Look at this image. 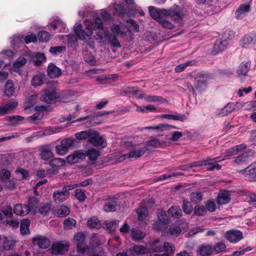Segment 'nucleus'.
Here are the masks:
<instances>
[{
    "label": "nucleus",
    "instance_id": "f257e3e1",
    "mask_svg": "<svg viewBox=\"0 0 256 256\" xmlns=\"http://www.w3.org/2000/svg\"><path fill=\"white\" fill-rule=\"evenodd\" d=\"M74 32L76 38L80 40H84L86 36L89 37L95 33L94 36L96 40H102L108 37V32L104 28V24L102 20L100 17H96L94 22L86 26L84 29L81 24H78L75 27Z\"/></svg>",
    "mask_w": 256,
    "mask_h": 256
},
{
    "label": "nucleus",
    "instance_id": "f03ea898",
    "mask_svg": "<svg viewBox=\"0 0 256 256\" xmlns=\"http://www.w3.org/2000/svg\"><path fill=\"white\" fill-rule=\"evenodd\" d=\"M52 84L42 90L40 96V100L47 104L54 103L60 97L59 94L57 92V88L54 82H52Z\"/></svg>",
    "mask_w": 256,
    "mask_h": 256
},
{
    "label": "nucleus",
    "instance_id": "7ed1b4c3",
    "mask_svg": "<svg viewBox=\"0 0 256 256\" xmlns=\"http://www.w3.org/2000/svg\"><path fill=\"white\" fill-rule=\"evenodd\" d=\"M162 12L164 16H170L176 22H182L184 17L183 8L178 6H175L169 10H164Z\"/></svg>",
    "mask_w": 256,
    "mask_h": 256
},
{
    "label": "nucleus",
    "instance_id": "20e7f679",
    "mask_svg": "<svg viewBox=\"0 0 256 256\" xmlns=\"http://www.w3.org/2000/svg\"><path fill=\"white\" fill-rule=\"evenodd\" d=\"M210 78V76L208 74L198 73L196 75V82L194 88L196 90L202 92L204 90V88Z\"/></svg>",
    "mask_w": 256,
    "mask_h": 256
},
{
    "label": "nucleus",
    "instance_id": "39448f33",
    "mask_svg": "<svg viewBox=\"0 0 256 256\" xmlns=\"http://www.w3.org/2000/svg\"><path fill=\"white\" fill-rule=\"evenodd\" d=\"M86 234L82 232L76 233L74 237V240L76 244V250L78 252L84 254L86 250L85 245Z\"/></svg>",
    "mask_w": 256,
    "mask_h": 256
},
{
    "label": "nucleus",
    "instance_id": "423d86ee",
    "mask_svg": "<svg viewBox=\"0 0 256 256\" xmlns=\"http://www.w3.org/2000/svg\"><path fill=\"white\" fill-rule=\"evenodd\" d=\"M206 166V170L212 171L216 168L218 170L221 169L222 166L217 163L215 158L204 160L200 162H194L192 164V166Z\"/></svg>",
    "mask_w": 256,
    "mask_h": 256
},
{
    "label": "nucleus",
    "instance_id": "0eeeda50",
    "mask_svg": "<svg viewBox=\"0 0 256 256\" xmlns=\"http://www.w3.org/2000/svg\"><path fill=\"white\" fill-rule=\"evenodd\" d=\"M224 238L230 242L235 244L242 240L244 236L242 232L240 230L232 229L226 232Z\"/></svg>",
    "mask_w": 256,
    "mask_h": 256
},
{
    "label": "nucleus",
    "instance_id": "6e6552de",
    "mask_svg": "<svg viewBox=\"0 0 256 256\" xmlns=\"http://www.w3.org/2000/svg\"><path fill=\"white\" fill-rule=\"evenodd\" d=\"M88 142L96 147L104 148L107 146L106 140L98 132L95 130L92 131L90 139H88Z\"/></svg>",
    "mask_w": 256,
    "mask_h": 256
},
{
    "label": "nucleus",
    "instance_id": "1a4fd4ad",
    "mask_svg": "<svg viewBox=\"0 0 256 256\" xmlns=\"http://www.w3.org/2000/svg\"><path fill=\"white\" fill-rule=\"evenodd\" d=\"M148 148L146 146L140 148L138 150H134L123 154L120 158L126 160L127 158H135L142 157L146 152L148 151Z\"/></svg>",
    "mask_w": 256,
    "mask_h": 256
},
{
    "label": "nucleus",
    "instance_id": "9d476101",
    "mask_svg": "<svg viewBox=\"0 0 256 256\" xmlns=\"http://www.w3.org/2000/svg\"><path fill=\"white\" fill-rule=\"evenodd\" d=\"M52 146L50 144H44L40 148V156L42 160H48L54 156Z\"/></svg>",
    "mask_w": 256,
    "mask_h": 256
},
{
    "label": "nucleus",
    "instance_id": "9b49d317",
    "mask_svg": "<svg viewBox=\"0 0 256 256\" xmlns=\"http://www.w3.org/2000/svg\"><path fill=\"white\" fill-rule=\"evenodd\" d=\"M229 38L218 39L216 41L212 53L216 55L218 53L224 50L228 44Z\"/></svg>",
    "mask_w": 256,
    "mask_h": 256
},
{
    "label": "nucleus",
    "instance_id": "f8f14e48",
    "mask_svg": "<svg viewBox=\"0 0 256 256\" xmlns=\"http://www.w3.org/2000/svg\"><path fill=\"white\" fill-rule=\"evenodd\" d=\"M122 94L127 95L128 96H134L138 98H142L144 95L142 91L136 90L134 87L124 86L122 89Z\"/></svg>",
    "mask_w": 256,
    "mask_h": 256
},
{
    "label": "nucleus",
    "instance_id": "ddd939ff",
    "mask_svg": "<svg viewBox=\"0 0 256 256\" xmlns=\"http://www.w3.org/2000/svg\"><path fill=\"white\" fill-rule=\"evenodd\" d=\"M69 246L70 244L68 242L64 243L62 242H60L53 244L51 247L52 252L58 254L64 251H68L69 248Z\"/></svg>",
    "mask_w": 256,
    "mask_h": 256
},
{
    "label": "nucleus",
    "instance_id": "4468645a",
    "mask_svg": "<svg viewBox=\"0 0 256 256\" xmlns=\"http://www.w3.org/2000/svg\"><path fill=\"white\" fill-rule=\"evenodd\" d=\"M40 204V200L34 196H30L28 200V204L26 206L28 208V212H32L36 214L38 212V208Z\"/></svg>",
    "mask_w": 256,
    "mask_h": 256
},
{
    "label": "nucleus",
    "instance_id": "2eb2a0df",
    "mask_svg": "<svg viewBox=\"0 0 256 256\" xmlns=\"http://www.w3.org/2000/svg\"><path fill=\"white\" fill-rule=\"evenodd\" d=\"M32 241L34 243L38 242V246L42 249L48 248L51 243V242L48 238L42 236H38L36 237L32 238Z\"/></svg>",
    "mask_w": 256,
    "mask_h": 256
},
{
    "label": "nucleus",
    "instance_id": "dca6fc26",
    "mask_svg": "<svg viewBox=\"0 0 256 256\" xmlns=\"http://www.w3.org/2000/svg\"><path fill=\"white\" fill-rule=\"evenodd\" d=\"M251 64L250 62H243L238 66L237 74L238 78H242L244 76H246L250 70Z\"/></svg>",
    "mask_w": 256,
    "mask_h": 256
},
{
    "label": "nucleus",
    "instance_id": "f3484780",
    "mask_svg": "<svg viewBox=\"0 0 256 256\" xmlns=\"http://www.w3.org/2000/svg\"><path fill=\"white\" fill-rule=\"evenodd\" d=\"M198 252L200 256H210L213 254L212 245L208 244H202L199 246Z\"/></svg>",
    "mask_w": 256,
    "mask_h": 256
},
{
    "label": "nucleus",
    "instance_id": "a211bd4d",
    "mask_svg": "<svg viewBox=\"0 0 256 256\" xmlns=\"http://www.w3.org/2000/svg\"><path fill=\"white\" fill-rule=\"evenodd\" d=\"M47 73L50 78H56L62 74V70L55 64L50 63L48 66Z\"/></svg>",
    "mask_w": 256,
    "mask_h": 256
},
{
    "label": "nucleus",
    "instance_id": "6ab92c4d",
    "mask_svg": "<svg viewBox=\"0 0 256 256\" xmlns=\"http://www.w3.org/2000/svg\"><path fill=\"white\" fill-rule=\"evenodd\" d=\"M181 232V229L177 225H172L169 228H166L163 235L166 236H178Z\"/></svg>",
    "mask_w": 256,
    "mask_h": 256
},
{
    "label": "nucleus",
    "instance_id": "aec40b11",
    "mask_svg": "<svg viewBox=\"0 0 256 256\" xmlns=\"http://www.w3.org/2000/svg\"><path fill=\"white\" fill-rule=\"evenodd\" d=\"M52 196L56 203H60L68 199L70 196V194L66 193L62 190H61L54 192L53 193Z\"/></svg>",
    "mask_w": 256,
    "mask_h": 256
},
{
    "label": "nucleus",
    "instance_id": "412c9836",
    "mask_svg": "<svg viewBox=\"0 0 256 256\" xmlns=\"http://www.w3.org/2000/svg\"><path fill=\"white\" fill-rule=\"evenodd\" d=\"M148 10L150 16L158 22L163 16H164V12H162L164 9H158L154 6H150L148 8Z\"/></svg>",
    "mask_w": 256,
    "mask_h": 256
},
{
    "label": "nucleus",
    "instance_id": "4be33fe9",
    "mask_svg": "<svg viewBox=\"0 0 256 256\" xmlns=\"http://www.w3.org/2000/svg\"><path fill=\"white\" fill-rule=\"evenodd\" d=\"M18 106V102H10L4 106H0V116H4L10 112Z\"/></svg>",
    "mask_w": 256,
    "mask_h": 256
},
{
    "label": "nucleus",
    "instance_id": "5701e85b",
    "mask_svg": "<svg viewBox=\"0 0 256 256\" xmlns=\"http://www.w3.org/2000/svg\"><path fill=\"white\" fill-rule=\"evenodd\" d=\"M118 199L115 198L108 199L104 204V210L107 212L116 211L118 206Z\"/></svg>",
    "mask_w": 256,
    "mask_h": 256
},
{
    "label": "nucleus",
    "instance_id": "b1692460",
    "mask_svg": "<svg viewBox=\"0 0 256 256\" xmlns=\"http://www.w3.org/2000/svg\"><path fill=\"white\" fill-rule=\"evenodd\" d=\"M26 204H18L14 206L13 212L16 215L24 216L29 213Z\"/></svg>",
    "mask_w": 256,
    "mask_h": 256
},
{
    "label": "nucleus",
    "instance_id": "393cba45",
    "mask_svg": "<svg viewBox=\"0 0 256 256\" xmlns=\"http://www.w3.org/2000/svg\"><path fill=\"white\" fill-rule=\"evenodd\" d=\"M244 170L248 175L250 180L256 181V162L251 164Z\"/></svg>",
    "mask_w": 256,
    "mask_h": 256
},
{
    "label": "nucleus",
    "instance_id": "a878e982",
    "mask_svg": "<svg viewBox=\"0 0 256 256\" xmlns=\"http://www.w3.org/2000/svg\"><path fill=\"white\" fill-rule=\"evenodd\" d=\"M250 11L249 4H241L236 11L235 15L237 19L242 18L246 12Z\"/></svg>",
    "mask_w": 256,
    "mask_h": 256
},
{
    "label": "nucleus",
    "instance_id": "bb28decb",
    "mask_svg": "<svg viewBox=\"0 0 256 256\" xmlns=\"http://www.w3.org/2000/svg\"><path fill=\"white\" fill-rule=\"evenodd\" d=\"M46 57L44 53L36 52L34 56L32 58V61L34 65L36 66H38L46 62Z\"/></svg>",
    "mask_w": 256,
    "mask_h": 256
},
{
    "label": "nucleus",
    "instance_id": "cd10ccee",
    "mask_svg": "<svg viewBox=\"0 0 256 256\" xmlns=\"http://www.w3.org/2000/svg\"><path fill=\"white\" fill-rule=\"evenodd\" d=\"M30 220L28 218L24 219L21 220L20 232L22 235L26 236L30 234Z\"/></svg>",
    "mask_w": 256,
    "mask_h": 256
},
{
    "label": "nucleus",
    "instance_id": "c85d7f7f",
    "mask_svg": "<svg viewBox=\"0 0 256 256\" xmlns=\"http://www.w3.org/2000/svg\"><path fill=\"white\" fill-rule=\"evenodd\" d=\"M119 222L120 221L118 220L106 221L103 223L102 227L109 232H112L118 227Z\"/></svg>",
    "mask_w": 256,
    "mask_h": 256
},
{
    "label": "nucleus",
    "instance_id": "c756f323",
    "mask_svg": "<svg viewBox=\"0 0 256 256\" xmlns=\"http://www.w3.org/2000/svg\"><path fill=\"white\" fill-rule=\"evenodd\" d=\"M52 204L49 202L40 203L38 208V212L43 216L48 215L51 210Z\"/></svg>",
    "mask_w": 256,
    "mask_h": 256
},
{
    "label": "nucleus",
    "instance_id": "7c9ffc66",
    "mask_svg": "<svg viewBox=\"0 0 256 256\" xmlns=\"http://www.w3.org/2000/svg\"><path fill=\"white\" fill-rule=\"evenodd\" d=\"M45 76V74H38L34 76L31 81L32 86L36 87L42 85L44 84Z\"/></svg>",
    "mask_w": 256,
    "mask_h": 256
},
{
    "label": "nucleus",
    "instance_id": "2f4dec72",
    "mask_svg": "<svg viewBox=\"0 0 256 256\" xmlns=\"http://www.w3.org/2000/svg\"><path fill=\"white\" fill-rule=\"evenodd\" d=\"M163 244L160 238H157L150 244V249L152 252H161L162 250Z\"/></svg>",
    "mask_w": 256,
    "mask_h": 256
},
{
    "label": "nucleus",
    "instance_id": "473e14b6",
    "mask_svg": "<svg viewBox=\"0 0 256 256\" xmlns=\"http://www.w3.org/2000/svg\"><path fill=\"white\" fill-rule=\"evenodd\" d=\"M14 84L12 80H8L5 85V90H4V95L6 96H11L14 92Z\"/></svg>",
    "mask_w": 256,
    "mask_h": 256
},
{
    "label": "nucleus",
    "instance_id": "72a5a7b5",
    "mask_svg": "<svg viewBox=\"0 0 256 256\" xmlns=\"http://www.w3.org/2000/svg\"><path fill=\"white\" fill-rule=\"evenodd\" d=\"M145 234L140 230L132 229L130 232V236L135 242L140 240L144 238Z\"/></svg>",
    "mask_w": 256,
    "mask_h": 256
},
{
    "label": "nucleus",
    "instance_id": "f704fd0d",
    "mask_svg": "<svg viewBox=\"0 0 256 256\" xmlns=\"http://www.w3.org/2000/svg\"><path fill=\"white\" fill-rule=\"evenodd\" d=\"M87 225L90 228L99 229L101 227L100 222L96 216L90 218L88 220Z\"/></svg>",
    "mask_w": 256,
    "mask_h": 256
},
{
    "label": "nucleus",
    "instance_id": "c9c22d12",
    "mask_svg": "<svg viewBox=\"0 0 256 256\" xmlns=\"http://www.w3.org/2000/svg\"><path fill=\"white\" fill-rule=\"evenodd\" d=\"M230 198L226 191L221 192L218 196V202L219 204H225L229 203Z\"/></svg>",
    "mask_w": 256,
    "mask_h": 256
},
{
    "label": "nucleus",
    "instance_id": "e433bc0d",
    "mask_svg": "<svg viewBox=\"0 0 256 256\" xmlns=\"http://www.w3.org/2000/svg\"><path fill=\"white\" fill-rule=\"evenodd\" d=\"M168 214L172 217L178 218L182 216V212L180 208L178 206H172L168 210Z\"/></svg>",
    "mask_w": 256,
    "mask_h": 256
},
{
    "label": "nucleus",
    "instance_id": "4c0bfd02",
    "mask_svg": "<svg viewBox=\"0 0 256 256\" xmlns=\"http://www.w3.org/2000/svg\"><path fill=\"white\" fill-rule=\"evenodd\" d=\"M212 251L214 254H218L226 252V245L222 242H218L212 246Z\"/></svg>",
    "mask_w": 256,
    "mask_h": 256
},
{
    "label": "nucleus",
    "instance_id": "58836bf2",
    "mask_svg": "<svg viewBox=\"0 0 256 256\" xmlns=\"http://www.w3.org/2000/svg\"><path fill=\"white\" fill-rule=\"evenodd\" d=\"M93 130H88L82 131L75 134V137L78 140L90 139L91 134Z\"/></svg>",
    "mask_w": 256,
    "mask_h": 256
},
{
    "label": "nucleus",
    "instance_id": "ea45409f",
    "mask_svg": "<svg viewBox=\"0 0 256 256\" xmlns=\"http://www.w3.org/2000/svg\"><path fill=\"white\" fill-rule=\"evenodd\" d=\"M246 148V146L245 144H240L237 145L234 148H230L228 150V155L232 156L237 154L240 151L245 150Z\"/></svg>",
    "mask_w": 256,
    "mask_h": 256
},
{
    "label": "nucleus",
    "instance_id": "a19ab883",
    "mask_svg": "<svg viewBox=\"0 0 256 256\" xmlns=\"http://www.w3.org/2000/svg\"><path fill=\"white\" fill-rule=\"evenodd\" d=\"M10 177L11 172L8 170L4 168L0 170V180L2 183L9 180Z\"/></svg>",
    "mask_w": 256,
    "mask_h": 256
},
{
    "label": "nucleus",
    "instance_id": "79ce46f5",
    "mask_svg": "<svg viewBox=\"0 0 256 256\" xmlns=\"http://www.w3.org/2000/svg\"><path fill=\"white\" fill-rule=\"evenodd\" d=\"M182 208L184 213L190 214L194 210L192 206L191 202L186 199H184L182 200Z\"/></svg>",
    "mask_w": 256,
    "mask_h": 256
},
{
    "label": "nucleus",
    "instance_id": "37998d69",
    "mask_svg": "<svg viewBox=\"0 0 256 256\" xmlns=\"http://www.w3.org/2000/svg\"><path fill=\"white\" fill-rule=\"evenodd\" d=\"M255 42L249 35H244L242 39L240 41V45L243 48H247L250 44H254Z\"/></svg>",
    "mask_w": 256,
    "mask_h": 256
},
{
    "label": "nucleus",
    "instance_id": "c03bdc74",
    "mask_svg": "<svg viewBox=\"0 0 256 256\" xmlns=\"http://www.w3.org/2000/svg\"><path fill=\"white\" fill-rule=\"evenodd\" d=\"M136 212L138 214V218L139 220H144L148 216V210L146 207H142L139 208H138L136 210Z\"/></svg>",
    "mask_w": 256,
    "mask_h": 256
},
{
    "label": "nucleus",
    "instance_id": "a18cd8bd",
    "mask_svg": "<svg viewBox=\"0 0 256 256\" xmlns=\"http://www.w3.org/2000/svg\"><path fill=\"white\" fill-rule=\"evenodd\" d=\"M65 160L60 158H54L50 162V165L53 168H58L64 166Z\"/></svg>",
    "mask_w": 256,
    "mask_h": 256
},
{
    "label": "nucleus",
    "instance_id": "49530a36",
    "mask_svg": "<svg viewBox=\"0 0 256 256\" xmlns=\"http://www.w3.org/2000/svg\"><path fill=\"white\" fill-rule=\"evenodd\" d=\"M86 154L90 160H96L100 155V152L94 148L86 151Z\"/></svg>",
    "mask_w": 256,
    "mask_h": 256
},
{
    "label": "nucleus",
    "instance_id": "de8ad7c7",
    "mask_svg": "<svg viewBox=\"0 0 256 256\" xmlns=\"http://www.w3.org/2000/svg\"><path fill=\"white\" fill-rule=\"evenodd\" d=\"M195 62L193 60L188 61L184 63L180 64L175 68V71L176 72H181L188 66H193Z\"/></svg>",
    "mask_w": 256,
    "mask_h": 256
},
{
    "label": "nucleus",
    "instance_id": "09e8293b",
    "mask_svg": "<svg viewBox=\"0 0 256 256\" xmlns=\"http://www.w3.org/2000/svg\"><path fill=\"white\" fill-rule=\"evenodd\" d=\"M194 212L195 215L202 216L206 214V210L204 206L196 204L194 208Z\"/></svg>",
    "mask_w": 256,
    "mask_h": 256
},
{
    "label": "nucleus",
    "instance_id": "8fccbe9b",
    "mask_svg": "<svg viewBox=\"0 0 256 256\" xmlns=\"http://www.w3.org/2000/svg\"><path fill=\"white\" fill-rule=\"evenodd\" d=\"M2 183L5 189L13 190L16 188V182L14 178H10L9 180Z\"/></svg>",
    "mask_w": 256,
    "mask_h": 256
},
{
    "label": "nucleus",
    "instance_id": "3c124183",
    "mask_svg": "<svg viewBox=\"0 0 256 256\" xmlns=\"http://www.w3.org/2000/svg\"><path fill=\"white\" fill-rule=\"evenodd\" d=\"M37 38L40 42H46L49 40L50 38V35L47 32L41 31L38 32Z\"/></svg>",
    "mask_w": 256,
    "mask_h": 256
},
{
    "label": "nucleus",
    "instance_id": "603ef678",
    "mask_svg": "<svg viewBox=\"0 0 256 256\" xmlns=\"http://www.w3.org/2000/svg\"><path fill=\"white\" fill-rule=\"evenodd\" d=\"M190 197L191 201L195 204H198L202 200V195L200 192H192Z\"/></svg>",
    "mask_w": 256,
    "mask_h": 256
},
{
    "label": "nucleus",
    "instance_id": "864d4df0",
    "mask_svg": "<svg viewBox=\"0 0 256 256\" xmlns=\"http://www.w3.org/2000/svg\"><path fill=\"white\" fill-rule=\"evenodd\" d=\"M70 212L69 208L65 206H60L57 210V214L60 217H64L68 216Z\"/></svg>",
    "mask_w": 256,
    "mask_h": 256
},
{
    "label": "nucleus",
    "instance_id": "5fc2aeb1",
    "mask_svg": "<svg viewBox=\"0 0 256 256\" xmlns=\"http://www.w3.org/2000/svg\"><path fill=\"white\" fill-rule=\"evenodd\" d=\"M66 50L65 46H56L50 48V52L54 55H58Z\"/></svg>",
    "mask_w": 256,
    "mask_h": 256
},
{
    "label": "nucleus",
    "instance_id": "6e6d98bb",
    "mask_svg": "<svg viewBox=\"0 0 256 256\" xmlns=\"http://www.w3.org/2000/svg\"><path fill=\"white\" fill-rule=\"evenodd\" d=\"M132 250L137 255H143L146 253V248L142 245H135L133 246Z\"/></svg>",
    "mask_w": 256,
    "mask_h": 256
},
{
    "label": "nucleus",
    "instance_id": "4d7b16f0",
    "mask_svg": "<svg viewBox=\"0 0 256 256\" xmlns=\"http://www.w3.org/2000/svg\"><path fill=\"white\" fill-rule=\"evenodd\" d=\"M84 192L82 188H78L75 190V196L77 200L80 202H84L86 198Z\"/></svg>",
    "mask_w": 256,
    "mask_h": 256
},
{
    "label": "nucleus",
    "instance_id": "13d9d810",
    "mask_svg": "<svg viewBox=\"0 0 256 256\" xmlns=\"http://www.w3.org/2000/svg\"><path fill=\"white\" fill-rule=\"evenodd\" d=\"M76 220L72 218H68L64 222V228L66 229H72L74 226H76Z\"/></svg>",
    "mask_w": 256,
    "mask_h": 256
},
{
    "label": "nucleus",
    "instance_id": "bf43d9fd",
    "mask_svg": "<svg viewBox=\"0 0 256 256\" xmlns=\"http://www.w3.org/2000/svg\"><path fill=\"white\" fill-rule=\"evenodd\" d=\"M153 228L154 230L156 231H162V234H163V232H165V230H166V226L160 222V221L154 222L153 224Z\"/></svg>",
    "mask_w": 256,
    "mask_h": 256
},
{
    "label": "nucleus",
    "instance_id": "052dcab7",
    "mask_svg": "<svg viewBox=\"0 0 256 256\" xmlns=\"http://www.w3.org/2000/svg\"><path fill=\"white\" fill-rule=\"evenodd\" d=\"M66 24L64 23L58 22L52 26L53 30H58L59 32H66Z\"/></svg>",
    "mask_w": 256,
    "mask_h": 256
},
{
    "label": "nucleus",
    "instance_id": "680f3d73",
    "mask_svg": "<svg viewBox=\"0 0 256 256\" xmlns=\"http://www.w3.org/2000/svg\"><path fill=\"white\" fill-rule=\"evenodd\" d=\"M15 245V242L12 240L6 238L3 244V247L4 250H8L12 249Z\"/></svg>",
    "mask_w": 256,
    "mask_h": 256
},
{
    "label": "nucleus",
    "instance_id": "e2e57ef3",
    "mask_svg": "<svg viewBox=\"0 0 256 256\" xmlns=\"http://www.w3.org/2000/svg\"><path fill=\"white\" fill-rule=\"evenodd\" d=\"M146 100L148 102H166V100L165 98H164L162 96H148L145 98Z\"/></svg>",
    "mask_w": 256,
    "mask_h": 256
},
{
    "label": "nucleus",
    "instance_id": "0e129e2a",
    "mask_svg": "<svg viewBox=\"0 0 256 256\" xmlns=\"http://www.w3.org/2000/svg\"><path fill=\"white\" fill-rule=\"evenodd\" d=\"M158 220L166 226L170 222V219L165 212H162L158 215Z\"/></svg>",
    "mask_w": 256,
    "mask_h": 256
},
{
    "label": "nucleus",
    "instance_id": "69168bd1",
    "mask_svg": "<svg viewBox=\"0 0 256 256\" xmlns=\"http://www.w3.org/2000/svg\"><path fill=\"white\" fill-rule=\"evenodd\" d=\"M56 150L58 154L64 155L68 152V148L64 145L61 144L56 146Z\"/></svg>",
    "mask_w": 256,
    "mask_h": 256
},
{
    "label": "nucleus",
    "instance_id": "338daca9",
    "mask_svg": "<svg viewBox=\"0 0 256 256\" xmlns=\"http://www.w3.org/2000/svg\"><path fill=\"white\" fill-rule=\"evenodd\" d=\"M165 16H163L158 22L164 28H168L170 30L173 28L174 25L171 22L166 20Z\"/></svg>",
    "mask_w": 256,
    "mask_h": 256
},
{
    "label": "nucleus",
    "instance_id": "774afa93",
    "mask_svg": "<svg viewBox=\"0 0 256 256\" xmlns=\"http://www.w3.org/2000/svg\"><path fill=\"white\" fill-rule=\"evenodd\" d=\"M252 250V248L250 246L244 248H240V250L233 252L230 256H240L244 254L246 252L250 251Z\"/></svg>",
    "mask_w": 256,
    "mask_h": 256
}]
</instances>
